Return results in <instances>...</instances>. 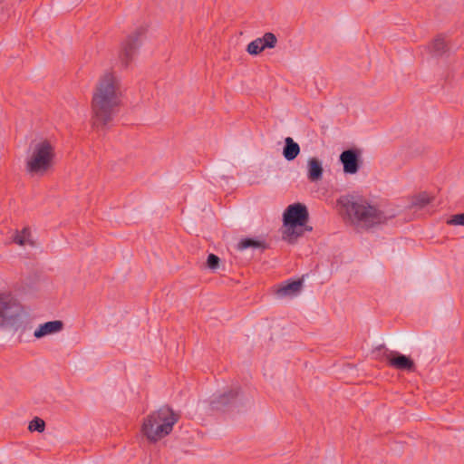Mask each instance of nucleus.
Returning a JSON list of instances; mask_svg holds the SVG:
<instances>
[{
  "label": "nucleus",
  "instance_id": "1",
  "mask_svg": "<svg viewBox=\"0 0 464 464\" xmlns=\"http://www.w3.org/2000/svg\"><path fill=\"white\" fill-rule=\"evenodd\" d=\"M124 89L121 76L113 70L104 71L97 79L92 100V124L104 127L122 104Z\"/></svg>",
  "mask_w": 464,
  "mask_h": 464
},
{
  "label": "nucleus",
  "instance_id": "2",
  "mask_svg": "<svg viewBox=\"0 0 464 464\" xmlns=\"http://www.w3.org/2000/svg\"><path fill=\"white\" fill-rule=\"evenodd\" d=\"M337 203L351 225L358 230L384 225L393 217L387 215L377 203L359 196H343Z\"/></svg>",
  "mask_w": 464,
  "mask_h": 464
},
{
  "label": "nucleus",
  "instance_id": "3",
  "mask_svg": "<svg viewBox=\"0 0 464 464\" xmlns=\"http://www.w3.org/2000/svg\"><path fill=\"white\" fill-rule=\"evenodd\" d=\"M55 142L53 139L36 136L31 140L25 160V171L30 177L42 178L50 173L55 163Z\"/></svg>",
  "mask_w": 464,
  "mask_h": 464
},
{
  "label": "nucleus",
  "instance_id": "4",
  "mask_svg": "<svg viewBox=\"0 0 464 464\" xmlns=\"http://www.w3.org/2000/svg\"><path fill=\"white\" fill-rule=\"evenodd\" d=\"M179 419V414L169 406H162L147 415L141 424L140 431L150 442H157L168 436Z\"/></svg>",
  "mask_w": 464,
  "mask_h": 464
},
{
  "label": "nucleus",
  "instance_id": "5",
  "mask_svg": "<svg viewBox=\"0 0 464 464\" xmlns=\"http://www.w3.org/2000/svg\"><path fill=\"white\" fill-rule=\"evenodd\" d=\"M309 213L305 205L295 203L289 205L284 212V238L293 243L297 237L303 236L304 231H311L312 227H307Z\"/></svg>",
  "mask_w": 464,
  "mask_h": 464
},
{
  "label": "nucleus",
  "instance_id": "6",
  "mask_svg": "<svg viewBox=\"0 0 464 464\" xmlns=\"http://www.w3.org/2000/svg\"><path fill=\"white\" fill-rule=\"evenodd\" d=\"M24 315V308L14 296L0 293V327L14 326Z\"/></svg>",
  "mask_w": 464,
  "mask_h": 464
},
{
  "label": "nucleus",
  "instance_id": "7",
  "mask_svg": "<svg viewBox=\"0 0 464 464\" xmlns=\"http://www.w3.org/2000/svg\"><path fill=\"white\" fill-rule=\"evenodd\" d=\"M141 31H135L121 42L118 53L121 68L127 69L133 62L141 44Z\"/></svg>",
  "mask_w": 464,
  "mask_h": 464
},
{
  "label": "nucleus",
  "instance_id": "8",
  "mask_svg": "<svg viewBox=\"0 0 464 464\" xmlns=\"http://www.w3.org/2000/svg\"><path fill=\"white\" fill-rule=\"evenodd\" d=\"M276 43V36L273 33H266L263 37L249 43L246 51L251 55H257L266 48H274Z\"/></svg>",
  "mask_w": 464,
  "mask_h": 464
},
{
  "label": "nucleus",
  "instance_id": "9",
  "mask_svg": "<svg viewBox=\"0 0 464 464\" xmlns=\"http://www.w3.org/2000/svg\"><path fill=\"white\" fill-rule=\"evenodd\" d=\"M386 360L390 366L401 371L414 372L415 363L408 356L399 353H390L386 354Z\"/></svg>",
  "mask_w": 464,
  "mask_h": 464
},
{
  "label": "nucleus",
  "instance_id": "10",
  "mask_svg": "<svg viewBox=\"0 0 464 464\" xmlns=\"http://www.w3.org/2000/svg\"><path fill=\"white\" fill-rule=\"evenodd\" d=\"M10 243L15 244L22 247L35 246V240L33 237L31 227H24L21 230H14L11 236Z\"/></svg>",
  "mask_w": 464,
  "mask_h": 464
},
{
  "label": "nucleus",
  "instance_id": "11",
  "mask_svg": "<svg viewBox=\"0 0 464 464\" xmlns=\"http://www.w3.org/2000/svg\"><path fill=\"white\" fill-rule=\"evenodd\" d=\"M340 160L346 174H355L359 170V157L356 151L347 150L340 155Z\"/></svg>",
  "mask_w": 464,
  "mask_h": 464
},
{
  "label": "nucleus",
  "instance_id": "12",
  "mask_svg": "<svg viewBox=\"0 0 464 464\" xmlns=\"http://www.w3.org/2000/svg\"><path fill=\"white\" fill-rule=\"evenodd\" d=\"M63 327V323L60 320L55 321H50L47 323H44L41 324L35 331H34V337L35 338H42L48 334H53L55 333L60 332Z\"/></svg>",
  "mask_w": 464,
  "mask_h": 464
},
{
  "label": "nucleus",
  "instance_id": "13",
  "mask_svg": "<svg viewBox=\"0 0 464 464\" xmlns=\"http://www.w3.org/2000/svg\"><path fill=\"white\" fill-rule=\"evenodd\" d=\"M324 169L322 162L317 158H310L307 161V178L312 182L322 179Z\"/></svg>",
  "mask_w": 464,
  "mask_h": 464
},
{
  "label": "nucleus",
  "instance_id": "14",
  "mask_svg": "<svg viewBox=\"0 0 464 464\" xmlns=\"http://www.w3.org/2000/svg\"><path fill=\"white\" fill-rule=\"evenodd\" d=\"M302 285L303 280L301 279L286 282L277 288L276 294L279 297L293 296L300 292Z\"/></svg>",
  "mask_w": 464,
  "mask_h": 464
},
{
  "label": "nucleus",
  "instance_id": "15",
  "mask_svg": "<svg viewBox=\"0 0 464 464\" xmlns=\"http://www.w3.org/2000/svg\"><path fill=\"white\" fill-rule=\"evenodd\" d=\"M300 153V147L291 137L285 139L283 155L288 161L294 160Z\"/></svg>",
  "mask_w": 464,
  "mask_h": 464
},
{
  "label": "nucleus",
  "instance_id": "16",
  "mask_svg": "<svg viewBox=\"0 0 464 464\" xmlns=\"http://www.w3.org/2000/svg\"><path fill=\"white\" fill-rule=\"evenodd\" d=\"M430 48L435 55H442L449 51V44L444 37L438 36L431 43Z\"/></svg>",
  "mask_w": 464,
  "mask_h": 464
},
{
  "label": "nucleus",
  "instance_id": "17",
  "mask_svg": "<svg viewBox=\"0 0 464 464\" xmlns=\"http://www.w3.org/2000/svg\"><path fill=\"white\" fill-rule=\"evenodd\" d=\"M266 248V244L264 241L254 239V238H243L237 244V249L242 251L246 248Z\"/></svg>",
  "mask_w": 464,
  "mask_h": 464
},
{
  "label": "nucleus",
  "instance_id": "18",
  "mask_svg": "<svg viewBox=\"0 0 464 464\" xmlns=\"http://www.w3.org/2000/svg\"><path fill=\"white\" fill-rule=\"evenodd\" d=\"M432 200V198L426 192L420 193L411 198V207L422 208Z\"/></svg>",
  "mask_w": 464,
  "mask_h": 464
},
{
  "label": "nucleus",
  "instance_id": "19",
  "mask_svg": "<svg viewBox=\"0 0 464 464\" xmlns=\"http://www.w3.org/2000/svg\"><path fill=\"white\" fill-rule=\"evenodd\" d=\"M238 395L237 391H229L227 393H224L219 396L218 401H212L211 406L213 409H218V404L225 405L227 402L228 398H236Z\"/></svg>",
  "mask_w": 464,
  "mask_h": 464
},
{
  "label": "nucleus",
  "instance_id": "20",
  "mask_svg": "<svg viewBox=\"0 0 464 464\" xmlns=\"http://www.w3.org/2000/svg\"><path fill=\"white\" fill-rule=\"evenodd\" d=\"M28 430L31 432L37 431V432H44L45 430V422L43 419L39 417H34L28 425Z\"/></svg>",
  "mask_w": 464,
  "mask_h": 464
},
{
  "label": "nucleus",
  "instance_id": "21",
  "mask_svg": "<svg viewBox=\"0 0 464 464\" xmlns=\"http://www.w3.org/2000/svg\"><path fill=\"white\" fill-rule=\"evenodd\" d=\"M219 257L214 254H209L207 260V266L209 269L215 270L218 267Z\"/></svg>",
  "mask_w": 464,
  "mask_h": 464
},
{
  "label": "nucleus",
  "instance_id": "22",
  "mask_svg": "<svg viewBox=\"0 0 464 464\" xmlns=\"http://www.w3.org/2000/svg\"><path fill=\"white\" fill-rule=\"evenodd\" d=\"M448 224L454 226H464V213L452 216L451 218L448 220Z\"/></svg>",
  "mask_w": 464,
  "mask_h": 464
}]
</instances>
